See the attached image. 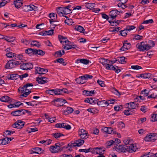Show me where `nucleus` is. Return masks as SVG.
Segmentation results:
<instances>
[{
  "instance_id": "nucleus-1",
  "label": "nucleus",
  "mask_w": 157,
  "mask_h": 157,
  "mask_svg": "<svg viewBox=\"0 0 157 157\" xmlns=\"http://www.w3.org/2000/svg\"><path fill=\"white\" fill-rule=\"evenodd\" d=\"M149 44L147 43L142 42L138 43L136 45V48L140 51H147L151 48L155 44L153 40H149Z\"/></svg>"
},
{
  "instance_id": "nucleus-2",
  "label": "nucleus",
  "mask_w": 157,
  "mask_h": 157,
  "mask_svg": "<svg viewBox=\"0 0 157 157\" xmlns=\"http://www.w3.org/2000/svg\"><path fill=\"white\" fill-rule=\"evenodd\" d=\"M22 61H17L13 59L9 60L6 64L5 68L6 69L13 68L21 64Z\"/></svg>"
},
{
  "instance_id": "nucleus-3",
  "label": "nucleus",
  "mask_w": 157,
  "mask_h": 157,
  "mask_svg": "<svg viewBox=\"0 0 157 157\" xmlns=\"http://www.w3.org/2000/svg\"><path fill=\"white\" fill-rule=\"evenodd\" d=\"M157 134L156 133H150L147 134L144 138V140L147 142H153L157 139Z\"/></svg>"
},
{
  "instance_id": "nucleus-4",
  "label": "nucleus",
  "mask_w": 157,
  "mask_h": 157,
  "mask_svg": "<svg viewBox=\"0 0 157 157\" xmlns=\"http://www.w3.org/2000/svg\"><path fill=\"white\" fill-rule=\"evenodd\" d=\"M24 87V86L22 87H20L18 89V91L21 94V96L26 97L29 93H31V91L29 90V89L27 88Z\"/></svg>"
},
{
  "instance_id": "nucleus-5",
  "label": "nucleus",
  "mask_w": 157,
  "mask_h": 157,
  "mask_svg": "<svg viewBox=\"0 0 157 157\" xmlns=\"http://www.w3.org/2000/svg\"><path fill=\"white\" fill-rule=\"evenodd\" d=\"M52 102L55 103V105L57 107L63 106L64 104L67 102L66 101L62 98H58L54 99Z\"/></svg>"
},
{
  "instance_id": "nucleus-6",
  "label": "nucleus",
  "mask_w": 157,
  "mask_h": 157,
  "mask_svg": "<svg viewBox=\"0 0 157 157\" xmlns=\"http://www.w3.org/2000/svg\"><path fill=\"white\" fill-rule=\"evenodd\" d=\"M63 48L66 50H68L72 48H77V46L73 42L68 40L65 44H63Z\"/></svg>"
},
{
  "instance_id": "nucleus-7",
  "label": "nucleus",
  "mask_w": 157,
  "mask_h": 157,
  "mask_svg": "<svg viewBox=\"0 0 157 157\" xmlns=\"http://www.w3.org/2000/svg\"><path fill=\"white\" fill-rule=\"evenodd\" d=\"M127 145H117L115 146L113 149L119 152H124L127 151Z\"/></svg>"
},
{
  "instance_id": "nucleus-8",
  "label": "nucleus",
  "mask_w": 157,
  "mask_h": 157,
  "mask_svg": "<svg viewBox=\"0 0 157 157\" xmlns=\"http://www.w3.org/2000/svg\"><path fill=\"white\" fill-rule=\"evenodd\" d=\"M28 112L27 110L21 109L13 111L11 113V114L14 116H18L22 115Z\"/></svg>"
},
{
  "instance_id": "nucleus-9",
  "label": "nucleus",
  "mask_w": 157,
  "mask_h": 157,
  "mask_svg": "<svg viewBox=\"0 0 157 157\" xmlns=\"http://www.w3.org/2000/svg\"><path fill=\"white\" fill-rule=\"evenodd\" d=\"M25 124V123L24 121L19 120L13 124L12 126L13 128L20 129L23 128Z\"/></svg>"
},
{
  "instance_id": "nucleus-10",
  "label": "nucleus",
  "mask_w": 157,
  "mask_h": 157,
  "mask_svg": "<svg viewBox=\"0 0 157 157\" xmlns=\"http://www.w3.org/2000/svg\"><path fill=\"white\" fill-rule=\"evenodd\" d=\"M20 68L23 70H30L33 68V65L30 63H24L20 66Z\"/></svg>"
},
{
  "instance_id": "nucleus-11",
  "label": "nucleus",
  "mask_w": 157,
  "mask_h": 157,
  "mask_svg": "<svg viewBox=\"0 0 157 157\" xmlns=\"http://www.w3.org/2000/svg\"><path fill=\"white\" fill-rule=\"evenodd\" d=\"M47 69H44L39 67H36L35 68V73L36 74H44L48 72Z\"/></svg>"
},
{
  "instance_id": "nucleus-12",
  "label": "nucleus",
  "mask_w": 157,
  "mask_h": 157,
  "mask_svg": "<svg viewBox=\"0 0 157 157\" xmlns=\"http://www.w3.org/2000/svg\"><path fill=\"white\" fill-rule=\"evenodd\" d=\"M55 127L57 128H63L67 130L70 129L71 126L65 123H58L55 124Z\"/></svg>"
},
{
  "instance_id": "nucleus-13",
  "label": "nucleus",
  "mask_w": 157,
  "mask_h": 157,
  "mask_svg": "<svg viewBox=\"0 0 157 157\" xmlns=\"http://www.w3.org/2000/svg\"><path fill=\"white\" fill-rule=\"evenodd\" d=\"M36 8V7L34 5H30L24 6L22 7V9L23 11L27 12L33 10H35V9Z\"/></svg>"
},
{
  "instance_id": "nucleus-14",
  "label": "nucleus",
  "mask_w": 157,
  "mask_h": 157,
  "mask_svg": "<svg viewBox=\"0 0 157 157\" xmlns=\"http://www.w3.org/2000/svg\"><path fill=\"white\" fill-rule=\"evenodd\" d=\"M48 78L41 76H39L36 78V81L39 84H44L48 82Z\"/></svg>"
},
{
  "instance_id": "nucleus-15",
  "label": "nucleus",
  "mask_w": 157,
  "mask_h": 157,
  "mask_svg": "<svg viewBox=\"0 0 157 157\" xmlns=\"http://www.w3.org/2000/svg\"><path fill=\"white\" fill-rule=\"evenodd\" d=\"M60 147L58 145L56 144V143L55 144V145L51 146L50 147V151L52 153H56L60 152L62 151L61 149H60Z\"/></svg>"
},
{
  "instance_id": "nucleus-16",
  "label": "nucleus",
  "mask_w": 157,
  "mask_h": 157,
  "mask_svg": "<svg viewBox=\"0 0 157 157\" xmlns=\"http://www.w3.org/2000/svg\"><path fill=\"white\" fill-rule=\"evenodd\" d=\"M126 148L127 151L130 153L135 152L137 149L135 144H132L131 143L128 145H127Z\"/></svg>"
},
{
  "instance_id": "nucleus-17",
  "label": "nucleus",
  "mask_w": 157,
  "mask_h": 157,
  "mask_svg": "<svg viewBox=\"0 0 157 157\" xmlns=\"http://www.w3.org/2000/svg\"><path fill=\"white\" fill-rule=\"evenodd\" d=\"M118 11L117 10H113L110 11L109 13V16L110 17L111 19L113 20L117 16V15H119L118 13Z\"/></svg>"
},
{
  "instance_id": "nucleus-18",
  "label": "nucleus",
  "mask_w": 157,
  "mask_h": 157,
  "mask_svg": "<svg viewBox=\"0 0 157 157\" xmlns=\"http://www.w3.org/2000/svg\"><path fill=\"white\" fill-rule=\"evenodd\" d=\"M118 67L117 66H113V65H110L107 67L106 69L107 70H113L115 71L116 73H118L120 72L121 70L119 69H118Z\"/></svg>"
},
{
  "instance_id": "nucleus-19",
  "label": "nucleus",
  "mask_w": 157,
  "mask_h": 157,
  "mask_svg": "<svg viewBox=\"0 0 157 157\" xmlns=\"http://www.w3.org/2000/svg\"><path fill=\"white\" fill-rule=\"evenodd\" d=\"M99 62L100 63L102 64V65L105 67V69H106L107 67L109 65L110 60L107 59H105L104 58H101L100 59Z\"/></svg>"
},
{
  "instance_id": "nucleus-20",
  "label": "nucleus",
  "mask_w": 157,
  "mask_h": 157,
  "mask_svg": "<svg viewBox=\"0 0 157 157\" xmlns=\"http://www.w3.org/2000/svg\"><path fill=\"white\" fill-rule=\"evenodd\" d=\"M31 151L33 152H31V154L35 153L38 154H41L43 153L44 150L42 148H40L39 147H36L32 148L31 149Z\"/></svg>"
},
{
  "instance_id": "nucleus-21",
  "label": "nucleus",
  "mask_w": 157,
  "mask_h": 157,
  "mask_svg": "<svg viewBox=\"0 0 157 157\" xmlns=\"http://www.w3.org/2000/svg\"><path fill=\"white\" fill-rule=\"evenodd\" d=\"M131 44L129 43L124 42L123 44V46L120 49L121 51H125L128 50L131 47Z\"/></svg>"
},
{
  "instance_id": "nucleus-22",
  "label": "nucleus",
  "mask_w": 157,
  "mask_h": 157,
  "mask_svg": "<svg viewBox=\"0 0 157 157\" xmlns=\"http://www.w3.org/2000/svg\"><path fill=\"white\" fill-rule=\"evenodd\" d=\"M0 101L2 102L10 103L12 101V99L7 96H4L0 98Z\"/></svg>"
},
{
  "instance_id": "nucleus-23",
  "label": "nucleus",
  "mask_w": 157,
  "mask_h": 157,
  "mask_svg": "<svg viewBox=\"0 0 157 157\" xmlns=\"http://www.w3.org/2000/svg\"><path fill=\"white\" fill-rule=\"evenodd\" d=\"M58 39L60 42L63 44H65V43L68 41L67 38L66 37H64L63 36L59 35L58 36Z\"/></svg>"
},
{
  "instance_id": "nucleus-24",
  "label": "nucleus",
  "mask_w": 157,
  "mask_h": 157,
  "mask_svg": "<svg viewBox=\"0 0 157 157\" xmlns=\"http://www.w3.org/2000/svg\"><path fill=\"white\" fill-rule=\"evenodd\" d=\"M23 4L22 0H15L14 1V4L15 7L17 9L21 7Z\"/></svg>"
},
{
  "instance_id": "nucleus-25",
  "label": "nucleus",
  "mask_w": 157,
  "mask_h": 157,
  "mask_svg": "<svg viewBox=\"0 0 157 157\" xmlns=\"http://www.w3.org/2000/svg\"><path fill=\"white\" fill-rule=\"evenodd\" d=\"M89 62V60L82 59H78L76 60L75 63H81L84 64H88Z\"/></svg>"
},
{
  "instance_id": "nucleus-26",
  "label": "nucleus",
  "mask_w": 157,
  "mask_h": 157,
  "mask_svg": "<svg viewBox=\"0 0 157 157\" xmlns=\"http://www.w3.org/2000/svg\"><path fill=\"white\" fill-rule=\"evenodd\" d=\"M47 93L52 95H58L57 89L48 90H47Z\"/></svg>"
},
{
  "instance_id": "nucleus-27",
  "label": "nucleus",
  "mask_w": 157,
  "mask_h": 157,
  "mask_svg": "<svg viewBox=\"0 0 157 157\" xmlns=\"http://www.w3.org/2000/svg\"><path fill=\"white\" fill-rule=\"evenodd\" d=\"M35 49H32L31 48H28L25 50V53L30 56L33 55L34 54Z\"/></svg>"
},
{
  "instance_id": "nucleus-28",
  "label": "nucleus",
  "mask_w": 157,
  "mask_h": 157,
  "mask_svg": "<svg viewBox=\"0 0 157 157\" xmlns=\"http://www.w3.org/2000/svg\"><path fill=\"white\" fill-rule=\"evenodd\" d=\"M74 111L73 109L71 107H68L67 109L63 111V113L65 115H68L72 113Z\"/></svg>"
},
{
  "instance_id": "nucleus-29",
  "label": "nucleus",
  "mask_w": 157,
  "mask_h": 157,
  "mask_svg": "<svg viewBox=\"0 0 157 157\" xmlns=\"http://www.w3.org/2000/svg\"><path fill=\"white\" fill-rule=\"evenodd\" d=\"M94 90L92 91L84 90L83 91V93L84 95L86 96H91L92 94L95 93Z\"/></svg>"
},
{
  "instance_id": "nucleus-30",
  "label": "nucleus",
  "mask_w": 157,
  "mask_h": 157,
  "mask_svg": "<svg viewBox=\"0 0 157 157\" xmlns=\"http://www.w3.org/2000/svg\"><path fill=\"white\" fill-rule=\"evenodd\" d=\"M85 6L87 8L91 10L95 6V4L94 3H85Z\"/></svg>"
},
{
  "instance_id": "nucleus-31",
  "label": "nucleus",
  "mask_w": 157,
  "mask_h": 157,
  "mask_svg": "<svg viewBox=\"0 0 157 157\" xmlns=\"http://www.w3.org/2000/svg\"><path fill=\"white\" fill-rule=\"evenodd\" d=\"M90 152L92 154H99V152L98 151V147H96L94 148L90 147Z\"/></svg>"
},
{
  "instance_id": "nucleus-32",
  "label": "nucleus",
  "mask_w": 157,
  "mask_h": 157,
  "mask_svg": "<svg viewBox=\"0 0 157 157\" xmlns=\"http://www.w3.org/2000/svg\"><path fill=\"white\" fill-rule=\"evenodd\" d=\"M64 7H58L57 9V13L59 16H61L64 14Z\"/></svg>"
},
{
  "instance_id": "nucleus-33",
  "label": "nucleus",
  "mask_w": 157,
  "mask_h": 157,
  "mask_svg": "<svg viewBox=\"0 0 157 157\" xmlns=\"http://www.w3.org/2000/svg\"><path fill=\"white\" fill-rule=\"evenodd\" d=\"M84 142V141L83 140L79 139L76 141L75 142L76 146L79 147L82 145Z\"/></svg>"
},
{
  "instance_id": "nucleus-34",
  "label": "nucleus",
  "mask_w": 157,
  "mask_h": 157,
  "mask_svg": "<svg viewBox=\"0 0 157 157\" xmlns=\"http://www.w3.org/2000/svg\"><path fill=\"white\" fill-rule=\"evenodd\" d=\"M151 73H144L141 74V78L144 79L149 78L151 77Z\"/></svg>"
},
{
  "instance_id": "nucleus-35",
  "label": "nucleus",
  "mask_w": 157,
  "mask_h": 157,
  "mask_svg": "<svg viewBox=\"0 0 157 157\" xmlns=\"http://www.w3.org/2000/svg\"><path fill=\"white\" fill-rule=\"evenodd\" d=\"M58 92V95L62 94L63 93H68V90L65 88H63L62 89H57Z\"/></svg>"
},
{
  "instance_id": "nucleus-36",
  "label": "nucleus",
  "mask_w": 157,
  "mask_h": 157,
  "mask_svg": "<svg viewBox=\"0 0 157 157\" xmlns=\"http://www.w3.org/2000/svg\"><path fill=\"white\" fill-rule=\"evenodd\" d=\"M34 54L35 55L38 54L41 56H43L45 54V52L41 50H37L35 49Z\"/></svg>"
},
{
  "instance_id": "nucleus-37",
  "label": "nucleus",
  "mask_w": 157,
  "mask_h": 157,
  "mask_svg": "<svg viewBox=\"0 0 157 157\" xmlns=\"http://www.w3.org/2000/svg\"><path fill=\"white\" fill-rule=\"evenodd\" d=\"M75 29L80 33H84V29L80 25H77L75 26Z\"/></svg>"
},
{
  "instance_id": "nucleus-38",
  "label": "nucleus",
  "mask_w": 157,
  "mask_h": 157,
  "mask_svg": "<svg viewBox=\"0 0 157 157\" xmlns=\"http://www.w3.org/2000/svg\"><path fill=\"white\" fill-rule=\"evenodd\" d=\"M144 98L141 96H139L136 97L135 98V102H140L141 101L144 100Z\"/></svg>"
},
{
  "instance_id": "nucleus-39",
  "label": "nucleus",
  "mask_w": 157,
  "mask_h": 157,
  "mask_svg": "<svg viewBox=\"0 0 157 157\" xmlns=\"http://www.w3.org/2000/svg\"><path fill=\"white\" fill-rule=\"evenodd\" d=\"M56 144L58 145V146H59V147H60V149H61V150L63 151V149L64 148H67V147H66V146H64V145L65 144V143L64 142H59L56 143Z\"/></svg>"
},
{
  "instance_id": "nucleus-40",
  "label": "nucleus",
  "mask_w": 157,
  "mask_h": 157,
  "mask_svg": "<svg viewBox=\"0 0 157 157\" xmlns=\"http://www.w3.org/2000/svg\"><path fill=\"white\" fill-rule=\"evenodd\" d=\"M52 135L56 139H57L62 136H64V135L61 133L57 132L53 133L52 134Z\"/></svg>"
},
{
  "instance_id": "nucleus-41",
  "label": "nucleus",
  "mask_w": 157,
  "mask_h": 157,
  "mask_svg": "<svg viewBox=\"0 0 157 157\" xmlns=\"http://www.w3.org/2000/svg\"><path fill=\"white\" fill-rule=\"evenodd\" d=\"M114 142L113 140L107 141L106 143V148H108L111 146L114 145Z\"/></svg>"
},
{
  "instance_id": "nucleus-42",
  "label": "nucleus",
  "mask_w": 157,
  "mask_h": 157,
  "mask_svg": "<svg viewBox=\"0 0 157 157\" xmlns=\"http://www.w3.org/2000/svg\"><path fill=\"white\" fill-rule=\"evenodd\" d=\"M93 76L91 75H89L87 74H86L83 76H81L82 79L88 80L89 79H91L93 78Z\"/></svg>"
},
{
  "instance_id": "nucleus-43",
  "label": "nucleus",
  "mask_w": 157,
  "mask_h": 157,
  "mask_svg": "<svg viewBox=\"0 0 157 157\" xmlns=\"http://www.w3.org/2000/svg\"><path fill=\"white\" fill-rule=\"evenodd\" d=\"M64 14H67L71 13V10L69 9L66 7H64Z\"/></svg>"
},
{
  "instance_id": "nucleus-44",
  "label": "nucleus",
  "mask_w": 157,
  "mask_h": 157,
  "mask_svg": "<svg viewBox=\"0 0 157 157\" xmlns=\"http://www.w3.org/2000/svg\"><path fill=\"white\" fill-rule=\"evenodd\" d=\"M31 45L32 46H36L38 48L40 47V43L37 41L36 40L33 41L31 44Z\"/></svg>"
},
{
  "instance_id": "nucleus-45",
  "label": "nucleus",
  "mask_w": 157,
  "mask_h": 157,
  "mask_svg": "<svg viewBox=\"0 0 157 157\" xmlns=\"http://www.w3.org/2000/svg\"><path fill=\"white\" fill-rule=\"evenodd\" d=\"M64 61V59L63 58H59L54 61V62L59 63H60L63 64V65H65L66 64H64V63H65Z\"/></svg>"
},
{
  "instance_id": "nucleus-46",
  "label": "nucleus",
  "mask_w": 157,
  "mask_h": 157,
  "mask_svg": "<svg viewBox=\"0 0 157 157\" xmlns=\"http://www.w3.org/2000/svg\"><path fill=\"white\" fill-rule=\"evenodd\" d=\"M118 59V62L121 63H124L126 62L125 61V58L124 56H121L119 57Z\"/></svg>"
},
{
  "instance_id": "nucleus-47",
  "label": "nucleus",
  "mask_w": 157,
  "mask_h": 157,
  "mask_svg": "<svg viewBox=\"0 0 157 157\" xmlns=\"http://www.w3.org/2000/svg\"><path fill=\"white\" fill-rule=\"evenodd\" d=\"M108 134H116V132L113 129L110 127H109L108 130L107 132Z\"/></svg>"
},
{
  "instance_id": "nucleus-48",
  "label": "nucleus",
  "mask_w": 157,
  "mask_h": 157,
  "mask_svg": "<svg viewBox=\"0 0 157 157\" xmlns=\"http://www.w3.org/2000/svg\"><path fill=\"white\" fill-rule=\"evenodd\" d=\"M137 104H136L134 102L130 103V107L132 109H136L138 107Z\"/></svg>"
},
{
  "instance_id": "nucleus-49",
  "label": "nucleus",
  "mask_w": 157,
  "mask_h": 157,
  "mask_svg": "<svg viewBox=\"0 0 157 157\" xmlns=\"http://www.w3.org/2000/svg\"><path fill=\"white\" fill-rule=\"evenodd\" d=\"M80 137L81 138L83 139H86L88 137V132L85 133L84 134H82L79 135Z\"/></svg>"
},
{
  "instance_id": "nucleus-50",
  "label": "nucleus",
  "mask_w": 157,
  "mask_h": 157,
  "mask_svg": "<svg viewBox=\"0 0 157 157\" xmlns=\"http://www.w3.org/2000/svg\"><path fill=\"white\" fill-rule=\"evenodd\" d=\"M15 133L14 131L6 130L5 132V133L6 136L11 135V134Z\"/></svg>"
},
{
  "instance_id": "nucleus-51",
  "label": "nucleus",
  "mask_w": 157,
  "mask_h": 157,
  "mask_svg": "<svg viewBox=\"0 0 157 157\" xmlns=\"http://www.w3.org/2000/svg\"><path fill=\"white\" fill-rule=\"evenodd\" d=\"M54 30L53 29H51L50 30L48 31H45V35H52L53 33Z\"/></svg>"
},
{
  "instance_id": "nucleus-52",
  "label": "nucleus",
  "mask_w": 157,
  "mask_h": 157,
  "mask_svg": "<svg viewBox=\"0 0 157 157\" xmlns=\"http://www.w3.org/2000/svg\"><path fill=\"white\" fill-rule=\"evenodd\" d=\"M114 109L116 111H119L123 109L122 105H118L114 107Z\"/></svg>"
},
{
  "instance_id": "nucleus-53",
  "label": "nucleus",
  "mask_w": 157,
  "mask_h": 157,
  "mask_svg": "<svg viewBox=\"0 0 157 157\" xmlns=\"http://www.w3.org/2000/svg\"><path fill=\"white\" fill-rule=\"evenodd\" d=\"M126 29L123 30H121L119 31L120 33V35H121L122 36H126L127 35V33H126Z\"/></svg>"
},
{
  "instance_id": "nucleus-54",
  "label": "nucleus",
  "mask_w": 157,
  "mask_h": 157,
  "mask_svg": "<svg viewBox=\"0 0 157 157\" xmlns=\"http://www.w3.org/2000/svg\"><path fill=\"white\" fill-rule=\"evenodd\" d=\"M83 80H84V79H82V78H81V76L79 78H77L75 79L77 83L78 84H83L84 83V82H83Z\"/></svg>"
},
{
  "instance_id": "nucleus-55",
  "label": "nucleus",
  "mask_w": 157,
  "mask_h": 157,
  "mask_svg": "<svg viewBox=\"0 0 157 157\" xmlns=\"http://www.w3.org/2000/svg\"><path fill=\"white\" fill-rule=\"evenodd\" d=\"M55 56L56 57H61L62 56L61 50L55 52Z\"/></svg>"
},
{
  "instance_id": "nucleus-56",
  "label": "nucleus",
  "mask_w": 157,
  "mask_h": 157,
  "mask_svg": "<svg viewBox=\"0 0 157 157\" xmlns=\"http://www.w3.org/2000/svg\"><path fill=\"white\" fill-rule=\"evenodd\" d=\"M23 56L22 54H15V59H16L17 58L21 60L23 59Z\"/></svg>"
},
{
  "instance_id": "nucleus-57",
  "label": "nucleus",
  "mask_w": 157,
  "mask_h": 157,
  "mask_svg": "<svg viewBox=\"0 0 157 157\" xmlns=\"http://www.w3.org/2000/svg\"><path fill=\"white\" fill-rule=\"evenodd\" d=\"M136 28V27L133 25H128L126 27V29L128 31H130Z\"/></svg>"
},
{
  "instance_id": "nucleus-58",
  "label": "nucleus",
  "mask_w": 157,
  "mask_h": 157,
  "mask_svg": "<svg viewBox=\"0 0 157 157\" xmlns=\"http://www.w3.org/2000/svg\"><path fill=\"white\" fill-rule=\"evenodd\" d=\"M154 22V21L152 19H150L149 20L144 21L143 22V24H152Z\"/></svg>"
},
{
  "instance_id": "nucleus-59",
  "label": "nucleus",
  "mask_w": 157,
  "mask_h": 157,
  "mask_svg": "<svg viewBox=\"0 0 157 157\" xmlns=\"http://www.w3.org/2000/svg\"><path fill=\"white\" fill-rule=\"evenodd\" d=\"M9 139L8 137H6L2 139L3 145H6L9 142Z\"/></svg>"
},
{
  "instance_id": "nucleus-60",
  "label": "nucleus",
  "mask_w": 157,
  "mask_h": 157,
  "mask_svg": "<svg viewBox=\"0 0 157 157\" xmlns=\"http://www.w3.org/2000/svg\"><path fill=\"white\" fill-rule=\"evenodd\" d=\"M12 80H15L19 78V75L17 74H12Z\"/></svg>"
},
{
  "instance_id": "nucleus-61",
  "label": "nucleus",
  "mask_w": 157,
  "mask_h": 157,
  "mask_svg": "<svg viewBox=\"0 0 157 157\" xmlns=\"http://www.w3.org/2000/svg\"><path fill=\"white\" fill-rule=\"evenodd\" d=\"M49 17L50 18L55 20L57 17V15L54 13H52L49 14Z\"/></svg>"
},
{
  "instance_id": "nucleus-62",
  "label": "nucleus",
  "mask_w": 157,
  "mask_h": 157,
  "mask_svg": "<svg viewBox=\"0 0 157 157\" xmlns=\"http://www.w3.org/2000/svg\"><path fill=\"white\" fill-rule=\"evenodd\" d=\"M113 140L114 142V145H118V144L120 143L121 142V140L117 138H114L113 139Z\"/></svg>"
},
{
  "instance_id": "nucleus-63",
  "label": "nucleus",
  "mask_w": 157,
  "mask_h": 157,
  "mask_svg": "<svg viewBox=\"0 0 157 157\" xmlns=\"http://www.w3.org/2000/svg\"><path fill=\"white\" fill-rule=\"evenodd\" d=\"M15 54L13 53L12 52H10L7 53L6 55L8 57L12 58L14 56L15 57Z\"/></svg>"
},
{
  "instance_id": "nucleus-64",
  "label": "nucleus",
  "mask_w": 157,
  "mask_h": 157,
  "mask_svg": "<svg viewBox=\"0 0 157 157\" xmlns=\"http://www.w3.org/2000/svg\"><path fill=\"white\" fill-rule=\"evenodd\" d=\"M152 120H151L153 121H157V114H152L151 116Z\"/></svg>"
}]
</instances>
